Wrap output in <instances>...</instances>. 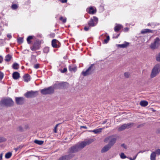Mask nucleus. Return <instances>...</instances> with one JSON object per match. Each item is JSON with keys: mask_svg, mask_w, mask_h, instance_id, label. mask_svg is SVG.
Returning <instances> with one entry per match:
<instances>
[{"mask_svg": "<svg viewBox=\"0 0 160 160\" xmlns=\"http://www.w3.org/2000/svg\"><path fill=\"white\" fill-rule=\"evenodd\" d=\"M81 128H82L85 129H87V127H86V126H81Z\"/></svg>", "mask_w": 160, "mask_h": 160, "instance_id": "64", "label": "nucleus"}, {"mask_svg": "<svg viewBox=\"0 0 160 160\" xmlns=\"http://www.w3.org/2000/svg\"><path fill=\"white\" fill-rule=\"evenodd\" d=\"M14 103L13 101L10 98L2 99L0 102V105L7 107L13 106Z\"/></svg>", "mask_w": 160, "mask_h": 160, "instance_id": "1", "label": "nucleus"}, {"mask_svg": "<svg viewBox=\"0 0 160 160\" xmlns=\"http://www.w3.org/2000/svg\"><path fill=\"white\" fill-rule=\"evenodd\" d=\"M112 146L109 145H106L104 147H103L102 149L101 150V152L102 153H105L107 151H108Z\"/></svg>", "mask_w": 160, "mask_h": 160, "instance_id": "16", "label": "nucleus"}, {"mask_svg": "<svg viewBox=\"0 0 160 160\" xmlns=\"http://www.w3.org/2000/svg\"><path fill=\"white\" fill-rule=\"evenodd\" d=\"M157 154H155L154 152L152 153L150 156V159L151 160H156V157Z\"/></svg>", "mask_w": 160, "mask_h": 160, "instance_id": "32", "label": "nucleus"}, {"mask_svg": "<svg viewBox=\"0 0 160 160\" xmlns=\"http://www.w3.org/2000/svg\"><path fill=\"white\" fill-rule=\"evenodd\" d=\"M122 28V27L121 25L119 24L115 26V28H114V30H115V32H118Z\"/></svg>", "mask_w": 160, "mask_h": 160, "instance_id": "23", "label": "nucleus"}, {"mask_svg": "<svg viewBox=\"0 0 160 160\" xmlns=\"http://www.w3.org/2000/svg\"><path fill=\"white\" fill-rule=\"evenodd\" d=\"M38 95V91H28L24 94V96L28 98H34L36 97Z\"/></svg>", "mask_w": 160, "mask_h": 160, "instance_id": "8", "label": "nucleus"}, {"mask_svg": "<svg viewBox=\"0 0 160 160\" xmlns=\"http://www.w3.org/2000/svg\"><path fill=\"white\" fill-rule=\"evenodd\" d=\"M17 41H18V42L19 43H22L23 42V38L19 37L17 39Z\"/></svg>", "mask_w": 160, "mask_h": 160, "instance_id": "41", "label": "nucleus"}, {"mask_svg": "<svg viewBox=\"0 0 160 160\" xmlns=\"http://www.w3.org/2000/svg\"><path fill=\"white\" fill-rule=\"evenodd\" d=\"M17 130L20 132H22L24 131L23 128L21 126H19L18 127H17Z\"/></svg>", "mask_w": 160, "mask_h": 160, "instance_id": "35", "label": "nucleus"}, {"mask_svg": "<svg viewBox=\"0 0 160 160\" xmlns=\"http://www.w3.org/2000/svg\"><path fill=\"white\" fill-rule=\"evenodd\" d=\"M74 156L73 154H68L62 155L59 158L58 160H70Z\"/></svg>", "mask_w": 160, "mask_h": 160, "instance_id": "13", "label": "nucleus"}, {"mask_svg": "<svg viewBox=\"0 0 160 160\" xmlns=\"http://www.w3.org/2000/svg\"><path fill=\"white\" fill-rule=\"evenodd\" d=\"M126 129H127V128L126 126L122 125L118 128V132L122 131Z\"/></svg>", "mask_w": 160, "mask_h": 160, "instance_id": "29", "label": "nucleus"}, {"mask_svg": "<svg viewBox=\"0 0 160 160\" xmlns=\"http://www.w3.org/2000/svg\"><path fill=\"white\" fill-rule=\"evenodd\" d=\"M7 37L9 38H12V36H11V35H10L9 34H7Z\"/></svg>", "mask_w": 160, "mask_h": 160, "instance_id": "59", "label": "nucleus"}, {"mask_svg": "<svg viewBox=\"0 0 160 160\" xmlns=\"http://www.w3.org/2000/svg\"><path fill=\"white\" fill-rule=\"evenodd\" d=\"M12 58V55H10L9 54H8L5 56L4 60H5V61L6 62H9L10 61Z\"/></svg>", "mask_w": 160, "mask_h": 160, "instance_id": "24", "label": "nucleus"}, {"mask_svg": "<svg viewBox=\"0 0 160 160\" xmlns=\"http://www.w3.org/2000/svg\"><path fill=\"white\" fill-rule=\"evenodd\" d=\"M160 72V64H157L155 65L152 69L151 74V78H153L156 76Z\"/></svg>", "mask_w": 160, "mask_h": 160, "instance_id": "5", "label": "nucleus"}, {"mask_svg": "<svg viewBox=\"0 0 160 160\" xmlns=\"http://www.w3.org/2000/svg\"><path fill=\"white\" fill-rule=\"evenodd\" d=\"M110 39V38L109 36L108 35L107 36L106 39L104 40V42H103V43L106 44L108 42V41Z\"/></svg>", "mask_w": 160, "mask_h": 160, "instance_id": "39", "label": "nucleus"}, {"mask_svg": "<svg viewBox=\"0 0 160 160\" xmlns=\"http://www.w3.org/2000/svg\"><path fill=\"white\" fill-rule=\"evenodd\" d=\"M12 77L13 79L17 80L20 78V75H19V73L17 72H15L12 73Z\"/></svg>", "mask_w": 160, "mask_h": 160, "instance_id": "18", "label": "nucleus"}, {"mask_svg": "<svg viewBox=\"0 0 160 160\" xmlns=\"http://www.w3.org/2000/svg\"><path fill=\"white\" fill-rule=\"evenodd\" d=\"M39 67V64H37L35 65H34V68H35V69H38Z\"/></svg>", "mask_w": 160, "mask_h": 160, "instance_id": "50", "label": "nucleus"}, {"mask_svg": "<svg viewBox=\"0 0 160 160\" xmlns=\"http://www.w3.org/2000/svg\"><path fill=\"white\" fill-rule=\"evenodd\" d=\"M12 68L15 70H17L19 68V65L17 62H14L12 64Z\"/></svg>", "mask_w": 160, "mask_h": 160, "instance_id": "28", "label": "nucleus"}, {"mask_svg": "<svg viewBox=\"0 0 160 160\" xmlns=\"http://www.w3.org/2000/svg\"><path fill=\"white\" fill-rule=\"evenodd\" d=\"M34 143L39 145H42L43 144V141L36 139L34 141Z\"/></svg>", "mask_w": 160, "mask_h": 160, "instance_id": "30", "label": "nucleus"}, {"mask_svg": "<svg viewBox=\"0 0 160 160\" xmlns=\"http://www.w3.org/2000/svg\"><path fill=\"white\" fill-rule=\"evenodd\" d=\"M41 43V40L37 39L34 42L32 46L31 47V49L32 51H35L40 48V44Z\"/></svg>", "mask_w": 160, "mask_h": 160, "instance_id": "10", "label": "nucleus"}, {"mask_svg": "<svg viewBox=\"0 0 160 160\" xmlns=\"http://www.w3.org/2000/svg\"><path fill=\"white\" fill-rule=\"evenodd\" d=\"M60 42L56 39H53L52 40V47L54 48H57L60 47Z\"/></svg>", "mask_w": 160, "mask_h": 160, "instance_id": "15", "label": "nucleus"}, {"mask_svg": "<svg viewBox=\"0 0 160 160\" xmlns=\"http://www.w3.org/2000/svg\"><path fill=\"white\" fill-rule=\"evenodd\" d=\"M129 73L127 72H124V76L126 77V78H128L129 77Z\"/></svg>", "mask_w": 160, "mask_h": 160, "instance_id": "45", "label": "nucleus"}, {"mask_svg": "<svg viewBox=\"0 0 160 160\" xmlns=\"http://www.w3.org/2000/svg\"><path fill=\"white\" fill-rule=\"evenodd\" d=\"M69 70L70 72H75L77 70V68L76 67H74L72 66H69Z\"/></svg>", "mask_w": 160, "mask_h": 160, "instance_id": "25", "label": "nucleus"}, {"mask_svg": "<svg viewBox=\"0 0 160 160\" xmlns=\"http://www.w3.org/2000/svg\"><path fill=\"white\" fill-rule=\"evenodd\" d=\"M90 27H86L85 26L84 28V30L86 31H87L89 30Z\"/></svg>", "mask_w": 160, "mask_h": 160, "instance_id": "51", "label": "nucleus"}, {"mask_svg": "<svg viewBox=\"0 0 160 160\" xmlns=\"http://www.w3.org/2000/svg\"><path fill=\"white\" fill-rule=\"evenodd\" d=\"M68 83L66 82H62L58 83H55L53 86V88L55 89H63L66 88V85Z\"/></svg>", "mask_w": 160, "mask_h": 160, "instance_id": "9", "label": "nucleus"}, {"mask_svg": "<svg viewBox=\"0 0 160 160\" xmlns=\"http://www.w3.org/2000/svg\"><path fill=\"white\" fill-rule=\"evenodd\" d=\"M107 122V120H105V121H103V122H102V124H105Z\"/></svg>", "mask_w": 160, "mask_h": 160, "instance_id": "63", "label": "nucleus"}, {"mask_svg": "<svg viewBox=\"0 0 160 160\" xmlns=\"http://www.w3.org/2000/svg\"><path fill=\"white\" fill-rule=\"evenodd\" d=\"M121 147L124 148L125 149H126V148H127V146L126 145H125L124 144H121Z\"/></svg>", "mask_w": 160, "mask_h": 160, "instance_id": "53", "label": "nucleus"}, {"mask_svg": "<svg viewBox=\"0 0 160 160\" xmlns=\"http://www.w3.org/2000/svg\"><path fill=\"white\" fill-rule=\"evenodd\" d=\"M55 35V34L54 33L50 34V36L52 38Z\"/></svg>", "mask_w": 160, "mask_h": 160, "instance_id": "61", "label": "nucleus"}, {"mask_svg": "<svg viewBox=\"0 0 160 160\" xmlns=\"http://www.w3.org/2000/svg\"><path fill=\"white\" fill-rule=\"evenodd\" d=\"M6 141V139L5 138L3 137H0V143L4 142Z\"/></svg>", "mask_w": 160, "mask_h": 160, "instance_id": "40", "label": "nucleus"}, {"mask_svg": "<svg viewBox=\"0 0 160 160\" xmlns=\"http://www.w3.org/2000/svg\"><path fill=\"white\" fill-rule=\"evenodd\" d=\"M23 145H20L18 147L14 148V149L15 150V152H17L18 150L21 149L23 148Z\"/></svg>", "mask_w": 160, "mask_h": 160, "instance_id": "38", "label": "nucleus"}, {"mask_svg": "<svg viewBox=\"0 0 160 160\" xmlns=\"http://www.w3.org/2000/svg\"><path fill=\"white\" fill-rule=\"evenodd\" d=\"M134 124V123L133 122H131L127 124H122V125L128 128V129H129L132 127Z\"/></svg>", "mask_w": 160, "mask_h": 160, "instance_id": "26", "label": "nucleus"}, {"mask_svg": "<svg viewBox=\"0 0 160 160\" xmlns=\"http://www.w3.org/2000/svg\"><path fill=\"white\" fill-rule=\"evenodd\" d=\"M3 61V58L2 57L0 56V63H1Z\"/></svg>", "mask_w": 160, "mask_h": 160, "instance_id": "56", "label": "nucleus"}, {"mask_svg": "<svg viewBox=\"0 0 160 160\" xmlns=\"http://www.w3.org/2000/svg\"><path fill=\"white\" fill-rule=\"evenodd\" d=\"M54 89L52 86L40 90V93L43 95H52L54 93Z\"/></svg>", "mask_w": 160, "mask_h": 160, "instance_id": "4", "label": "nucleus"}, {"mask_svg": "<svg viewBox=\"0 0 160 160\" xmlns=\"http://www.w3.org/2000/svg\"><path fill=\"white\" fill-rule=\"evenodd\" d=\"M119 35H120V34H119L117 35H116V36H114V35H113V38H118V37H119Z\"/></svg>", "mask_w": 160, "mask_h": 160, "instance_id": "55", "label": "nucleus"}, {"mask_svg": "<svg viewBox=\"0 0 160 160\" xmlns=\"http://www.w3.org/2000/svg\"><path fill=\"white\" fill-rule=\"evenodd\" d=\"M59 124H57V125H56V126H55V128H54V132H55V133H56L57 132L56 129L57 128V127Z\"/></svg>", "mask_w": 160, "mask_h": 160, "instance_id": "47", "label": "nucleus"}, {"mask_svg": "<svg viewBox=\"0 0 160 160\" xmlns=\"http://www.w3.org/2000/svg\"><path fill=\"white\" fill-rule=\"evenodd\" d=\"M49 52V48L48 47H45L43 49V52L45 53H47Z\"/></svg>", "mask_w": 160, "mask_h": 160, "instance_id": "36", "label": "nucleus"}, {"mask_svg": "<svg viewBox=\"0 0 160 160\" xmlns=\"http://www.w3.org/2000/svg\"><path fill=\"white\" fill-rule=\"evenodd\" d=\"M101 128H99L90 131L91 132H92L95 134H98L101 132Z\"/></svg>", "mask_w": 160, "mask_h": 160, "instance_id": "27", "label": "nucleus"}, {"mask_svg": "<svg viewBox=\"0 0 160 160\" xmlns=\"http://www.w3.org/2000/svg\"><path fill=\"white\" fill-rule=\"evenodd\" d=\"M120 158L122 159H125L126 158V156L124 155V153H122L120 154Z\"/></svg>", "mask_w": 160, "mask_h": 160, "instance_id": "44", "label": "nucleus"}, {"mask_svg": "<svg viewBox=\"0 0 160 160\" xmlns=\"http://www.w3.org/2000/svg\"><path fill=\"white\" fill-rule=\"evenodd\" d=\"M156 60L158 62H160V52L158 54L156 57Z\"/></svg>", "mask_w": 160, "mask_h": 160, "instance_id": "42", "label": "nucleus"}, {"mask_svg": "<svg viewBox=\"0 0 160 160\" xmlns=\"http://www.w3.org/2000/svg\"><path fill=\"white\" fill-rule=\"evenodd\" d=\"M3 77V74L2 72H0V80L2 79Z\"/></svg>", "mask_w": 160, "mask_h": 160, "instance_id": "49", "label": "nucleus"}, {"mask_svg": "<svg viewBox=\"0 0 160 160\" xmlns=\"http://www.w3.org/2000/svg\"><path fill=\"white\" fill-rule=\"evenodd\" d=\"M129 43L126 42H124V44H118V47L120 48H124L127 47L129 46Z\"/></svg>", "mask_w": 160, "mask_h": 160, "instance_id": "19", "label": "nucleus"}, {"mask_svg": "<svg viewBox=\"0 0 160 160\" xmlns=\"http://www.w3.org/2000/svg\"><path fill=\"white\" fill-rule=\"evenodd\" d=\"M25 99L23 97H16L15 98V102L18 105H22L24 103Z\"/></svg>", "mask_w": 160, "mask_h": 160, "instance_id": "14", "label": "nucleus"}, {"mask_svg": "<svg viewBox=\"0 0 160 160\" xmlns=\"http://www.w3.org/2000/svg\"><path fill=\"white\" fill-rule=\"evenodd\" d=\"M98 22V19L97 17L94 16L93 17V19L91 18L88 22V25L89 27H93L96 26Z\"/></svg>", "mask_w": 160, "mask_h": 160, "instance_id": "12", "label": "nucleus"}, {"mask_svg": "<svg viewBox=\"0 0 160 160\" xmlns=\"http://www.w3.org/2000/svg\"><path fill=\"white\" fill-rule=\"evenodd\" d=\"M12 153L8 152L6 153L5 155V158L6 159H8L11 157L12 156Z\"/></svg>", "mask_w": 160, "mask_h": 160, "instance_id": "33", "label": "nucleus"}, {"mask_svg": "<svg viewBox=\"0 0 160 160\" xmlns=\"http://www.w3.org/2000/svg\"><path fill=\"white\" fill-rule=\"evenodd\" d=\"M61 72L62 73H64L67 72V68H63V70L61 69L60 70Z\"/></svg>", "mask_w": 160, "mask_h": 160, "instance_id": "46", "label": "nucleus"}, {"mask_svg": "<svg viewBox=\"0 0 160 160\" xmlns=\"http://www.w3.org/2000/svg\"><path fill=\"white\" fill-rule=\"evenodd\" d=\"M147 33H153V31L148 29H145L141 31V33L142 34H144Z\"/></svg>", "mask_w": 160, "mask_h": 160, "instance_id": "20", "label": "nucleus"}, {"mask_svg": "<svg viewBox=\"0 0 160 160\" xmlns=\"http://www.w3.org/2000/svg\"><path fill=\"white\" fill-rule=\"evenodd\" d=\"M160 39L158 37H157L154 40L153 42L151 43L150 48L152 50L157 49L160 45Z\"/></svg>", "mask_w": 160, "mask_h": 160, "instance_id": "7", "label": "nucleus"}, {"mask_svg": "<svg viewBox=\"0 0 160 160\" xmlns=\"http://www.w3.org/2000/svg\"><path fill=\"white\" fill-rule=\"evenodd\" d=\"M33 38V36H28L27 38V41L28 43L30 44L31 43V40Z\"/></svg>", "mask_w": 160, "mask_h": 160, "instance_id": "31", "label": "nucleus"}, {"mask_svg": "<svg viewBox=\"0 0 160 160\" xmlns=\"http://www.w3.org/2000/svg\"><path fill=\"white\" fill-rule=\"evenodd\" d=\"M116 138L114 135H111L105 138L104 142L105 143H108L107 145L113 146L116 142Z\"/></svg>", "mask_w": 160, "mask_h": 160, "instance_id": "6", "label": "nucleus"}, {"mask_svg": "<svg viewBox=\"0 0 160 160\" xmlns=\"http://www.w3.org/2000/svg\"><path fill=\"white\" fill-rule=\"evenodd\" d=\"M11 8L13 10H16L18 8V5L16 4H13L12 5Z\"/></svg>", "mask_w": 160, "mask_h": 160, "instance_id": "43", "label": "nucleus"}, {"mask_svg": "<svg viewBox=\"0 0 160 160\" xmlns=\"http://www.w3.org/2000/svg\"><path fill=\"white\" fill-rule=\"evenodd\" d=\"M137 154H136V155H135V156H134V157H133V158H129V159L130 160H134L136 158V157H137Z\"/></svg>", "mask_w": 160, "mask_h": 160, "instance_id": "54", "label": "nucleus"}, {"mask_svg": "<svg viewBox=\"0 0 160 160\" xmlns=\"http://www.w3.org/2000/svg\"><path fill=\"white\" fill-rule=\"evenodd\" d=\"M84 148V147L82 146L76 144L68 149V153L69 154H72L78 152Z\"/></svg>", "mask_w": 160, "mask_h": 160, "instance_id": "2", "label": "nucleus"}, {"mask_svg": "<svg viewBox=\"0 0 160 160\" xmlns=\"http://www.w3.org/2000/svg\"><path fill=\"white\" fill-rule=\"evenodd\" d=\"M59 20L61 21H62L63 23H65L66 22V18H63L62 16L60 17Z\"/></svg>", "mask_w": 160, "mask_h": 160, "instance_id": "37", "label": "nucleus"}, {"mask_svg": "<svg viewBox=\"0 0 160 160\" xmlns=\"http://www.w3.org/2000/svg\"><path fill=\"white\" fill-rule=\"evenodd\" d=\"M95 70V67L94 66V64H92L85 71L82 72V74L84 77L91 75L94 72Z\"/></svg>", "mask_w": 160, "mask_h": 160, "instance_id": "3", "label": "nucleus"}, {"mask_svg": "<svg viewBox=\"0 0 160 160\" xmlns=\"http://www.w3.org/2000/svg\"><path fill=\"white\" fill-rule=\"evenodd\" d=\"M87 12L89 14H93L96 13V10L94 9L93 8L91 7L90 8L87 9Z\"/></svg>", "mask_w": 160, "mask_h": 160, "instance_id": "17", "label": "nucleus"}, {"mask_svg": "<svg viewBox=\"0 0 160 160\" xmlns=\"http://www.w3.org/2000/svg\"><path fill=\"white\" fill-rule=\"evenodd\" d=\"M61 1L62 3H64L67 2V0H61Z\"/></svg>", "mask_w": 160, "mask_h": 160, "instance_id": "57", "label": "nucleus"}, {"mask_svg": "<svg viewBox=\"0 0 160 160\" xmlns=\"http://www.w3.org/2000/svg\"><path fill=\"white\" fill-rule=\"evenodd\" d=\"M94 140L93 139L85 140L83 141H82L81 142H79L76 144L85 147L86 146L89 145L94 142Z\"/></svg>", "mask_w": 160, "mask_h": 160, "instance_id": "11", "label": "nucleus"}, {"mask_svg": "<svg viewBox=\"0 0 160 160\" xmlns=\"http://www.w3.org/2000/svg\"><path fill=\"white\" fill-rule=\"evenodd\" d=\"M148 102L146 101H142L140 102V105L142 107H145L148 105Z\"/></svg>", "mask_w": 160, "mask_h": 160, "instance_id": "22", "label": "nucleus"}, {"mask_svg": "<svg viewBox=\"0 0 160 160\" xmlns=\"http://www.w3.org/2000/svg\"><path fill=\"white\" fill-rule=\"evenodd\" d=\"M23 78L25 82H28L30 80V75L28 74H25L24 76H23Z\"/></svg>", "mask_w": 160, "mask_h": 160, "instance_id": "21", "label": "nucleus"}, {"mask_svg": "<svg viewBox=\"0 0 160 160\" xmlns=\"http://www.w3.org/2000/svg\"><path fill=\"white\" fill-rule=\"evenodd\" d=\"M2 153H1L0 154V160H2Z\"/></svg>", "mask_w": 160, "mask_h": 160, "instance_id": "62", "label": "nucleus"}, {"mask_svg": "<svg viewBox=\"0 0 160 160\" xmlns=\"http://www.w3.org/2000/svg\"><path fill=\"white\" fill-rule=\"evenodd\" d=\"M152 153H154L155 155L159 156L160 155V149H156L154 152H152Z\"/></svg>", "mask_w": 160, "mask_h": 160, "instance_id": "34", "label": "nucleus"}, {"mask_svg": "<svg viewBox=\"0 0 160 160\" xmlns=\"http://www.w3.org/2000/svg\"><path fill=\"white\" fill-rule=\"evenodd\" d=\"M128 30H129V28H124V31L125 32H127L128 31Z\"/></svg>", "mask_w": 160, "mask_h": 160, "instance_id": "58", "label": "nucleus"}, {"mask_svg": "<svg viewBox=\"0 0 160 160\" xmlns=\"http://www.w3.org/2000/svg\"><path fill=\"white\" fill-rule=\"evenodd\" d=\"M144 125V124H140V125H138V126H137V128H139L143 126Z\"/></svg>", "mask_w": 160, "mask_h": 160, "instance_id": "52", "label": "nucleus"}, {"mask_svg": "<svg viewBox=\"0 0 160 160\" xmlns=\"http://www.w3.org/2000/svg\"><path fill=\"white\" fill-rule=\"evenodd\" d=\"M33 61L34 62H37V59L36 58H35V57L34 56H33L32 57V62Z\"/></svg>", "mask_w": 160, "mask_h": 160, "instance_id": "48", "label": "nucleus"}, {"mask_svg": "<svg viewBox=\"0 0 160 160\" xmlns=\"http://www.w3.org/2000/svg\"><path fill=\"white\" fill-rule=\"evenodd\" d=\"M25 128L26 129H29V127L28 125H25Z\"/></svg>", "mask_w": 160, "mask_h": 160, "instance_id": "60", "label": "nucleus"}]
</instances>
